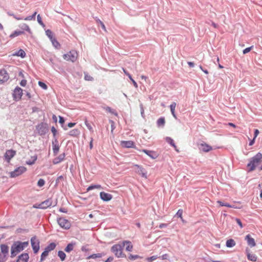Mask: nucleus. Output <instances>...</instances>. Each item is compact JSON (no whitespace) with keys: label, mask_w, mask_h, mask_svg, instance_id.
I'll return each mask as SVG.
<instances>
[{"label":"nucleus","mask_w":262,"mask_h":262,"mask_svg":"<svg viewBox=\"0 0 262 262\" xmlns=\"http://www.w3.org/2000/svg\"><path fill=\"white\" fill-rule=\"evenodd\" d=\"M29 246L28 242H14L11 247V257H15Z\"/></svg>","instance_id":"1"},{"label":"nucleus","mask_w":262,"mask_h":262,"mask_svg":"<svg viewBox=\"0 0 262 262\" xmlns=\"http://www.w3.org/2000/svg\"><path fill=\"white\" fill-rule=\"evenodd\" d=\"M262 159V154L258 152L255 156L252 157L250 162L247 164L249 171H252L255 170L256 166L261 162Z\"/></svg>","instance_id":"2"},{"label":"nucleus","mask_w":262,"mask_h":262,"mask_svg":"<svg viewBox=\"0 0 262 262\" xmlns=\"http://www.w3.org/2000/svg\"><path fill=\"white\" fill-rule=\"evenodd\" d=\"M123 244H116L112 246V251L115 254L117 257H125V255L123 253Z\"/></svg>","instance_id":"3"},{"label":"nucleus","mask_w":262,"mask_h":262,"mask_svg":"<svg viewBox=\"0 0 262 262\" xmlns=\"http://www.w3.org/2000/svg\"><path fill=\"white\" fill-rule=\"evenodd\" d=\"M78 56V54L77 52L75 50H72L67 54H64L63 55V58L67 61H70L72 62H74L77 59Z\"/></svg>","instance_id":"4"},{"label":"nucleus","mask_w":262,"mask_h":262,"mask_svg":"<svg viewBox=\"0 0 262 262\" xmlns=\"http://www.w3.org/2000/svg\"><path fill=\"white\" fill-rule=\"evenodd\" d=\"M52 205V199L49 198L41 202L40 204H36L33 205V207L35 208H39L45 209Z\"/></svg>","instance_id":"5"},{"label":"nucleus","mask_w":262,"mask_h":262,"mask_svg":"<svg viewBox=\"0 0 262 262\" xmlns=\"http://www.w3.org/2000/svg\"><path fill=\"white\" fill-rule=\"evenodd\" d=\"M27 170V168L24 166H20L16 168L14 171L9 173L11 178H15L18 177Z\"/></svg>","instance_id":"6"},{"label":"nucleus","mask_w":262,"mask_h":262,"mask_svg":"<svg viewBox=\"0 0 262 262\" xmlns=\"http://www.w3.org/2000/svg\"><path fill=\"white\" fill-rule=\"evenodd\" d=\"M58 224L62 228L68 229L71 227L70 222L67 219L63 217H60L57 220Z\"/></svg>","instance_id":"7"},{"label":"nucleus","mask_w":262,"mask_h":262,"mask_svg":"<svg viewBox=\"0 0 262 262\" xmlns=\"http://www.w3.org/2000/svg\"><path fill=\"white\" fill-rule=\"evenodd\" d=\"M31 244L34 252L37 253L39 249V242L36 237L31 238Z\"/></svg>","instance_id":"8"},{"label":"nucleus","mask_w":262,"mask_h":262,"mask_svg":"<svg viewBox=\"0 0 262 262\" xmlns=\"http://www.w3.org/2000/svg\"><path fill=\"white\" fill-rule=\"evenodd\" d=\"M23 90L19 87H16L13 92V98L15 101H19L21 99L23 95Z\"/></svg>","instance_id":"9"},{"label":"nucleus","mask_w":262,"mask_h":262,"mask_svg":"<svg viewBox=\"0 0 262 262\" xmlns=\"http://www.w3.org/2000/svg\"><path fill=\"white\" fill-rule=\"evenodd\" d=\"M134 167L137 168L136 171L137 173L141 175L143 178H147V172L144 168L137 164H135Z\"/></svg>","instance_id":"10"},{"label":"nucleus","mask_w":262,"mask_h":262,"mask_svg":"<svg viewBox=\"0 0 262 262\" xmlns=\"http://www.w3.org/2000/svg\"><path fill=\"white\" fill-rule=\"evenodd\" d=\"M9 78V74L5 70L0 71V84L7 81Z\"/></svg>","instance_id":"11"},{"label":"nucleus","mask_w":262,"mask_h":262,"mask_svg":"<svg viewBox=\"0 0 262 262\" xmlns=\"http://www.w3.org/2000/svg\"><path fill=\"white\" fill-rule=\"evenodd\" d=\"M16 155V151L10 149L7 150L5 154V158L8 163H9L11 159Z\"/></svg>","instance_id":"12"},{"label":"nucleus","mask_w":262,"mask_h":262,"mask_svg":"<svg viewBox=\"0 0 262 262\" xmlns=\"http://www.w3.org/2000/svg\"><path fill=\"white\" fill-rule=\"evenodd\" d=\"M53 151L54 155H56L59 150V145L56 138H55L52 142Z\"/></svg>","instance_id":"13"},{"label":"nucleus","mask_w":262,"mask_h":262,"mask_svg":"<svg viewBox=\"0 0 262 262\" xmlns=\"http://www.w3.org/2000/svg\"><path fill=\"white\" fill-rule=\"evenodd\" d=\"M29 258V254L27 253H24L18 256L16 262H28Z\"/></svg>","instance_id":"14"},{"label":"nucleus","mask_w":262,"mask_h":262,"mask_svg":"<svg viewBox=\"0 0 262 262\" xmlns=\"http://www.w3.org/2000/svg\"><path fill=\"white\" fill-rule=\"evenodd\" d=\"M100 197L103 201L106 202L111 200L113 198L112 194L105 192H101L100 193Z\"/></svg>","instance_id":"15"},{"label":"nucleus","mask_w":262,"mask_h":262,"mask_svg":"<svg viewBox=\"0 0 262 262\" xmlns=\"http://www.w3.org/2000/svg\"><path fill=\"white\" fill-rule=\"evenodd\" d=\"M36 130L40 135H45L47 132V128L43 123H40L36 126Z\"/></svg>","instance_id":"16"},{"label":"nucleus","mask_w":262,"mask_h":262,"mask_svg":"<svg viewBox=\"0 0 262 262\" xmlns=\"http://www.w3.org/2000/svg\"><path fill=\"white\" fill-rule=\"evenodd\" d=\"M121 145L125 148H135V143L132 141H122Z\"/></svg>","instance_id":"17"},{"label":"nucleus","mask_w":262,"mask_h":262,"mask_svg":"<svg viewBox=\"0 0 262 262\" xmlns=\"http://www.w3.org/2000/svg\"><path fill=\"white\" fill-rule=\"evenodd\" d=\"M142 151L153 159H156L158 157L157 153L154 151L143 149Z\"/></svg>","instance_id":"18"},{"label":"nucleus","mask_w":262,"mask_h":262,"mask_svg":"<svg viewBox=\"0 0 262 262\" xmlns=\"http://www.w3.org/2000/svg\"><path fill=\"white\" fill-rule=\"evenodd\" d=\"M200 149L204 152H208L212 149V147L206 143L200 145Z\"/></svg>","instance_id":"19"},{"label":"nucleus","mask_w":262,"mask_h":262,"mask_svg":"<svg viewBox=\"0 0 262 262\" xmlns=\"http://www.w3.org/2000/svg\"><path fill=\"white\" fill-rule=\"evenodd\" d=\"M245 239L247 240L248 245L251 247L255 246L256 243L255 240L253 238L251 237L250 235L248 234L246 235Z\"/></svg>","instance_id":"20"},{"label":"nucleus","mask_w":262,"mask_h":262,"mask_svg":"<svg viewBox=\"0 0 262 262\" xmlns=\"http://www.w3.org/2000/svg\"><path fill=\"white\" fill-rule=\"evenodd\" d=\"M0 248H1L0 253L8 256V252H9V247L5 244H2L0 246Z\"/></svg>","instance_id":"21"},{"label":"nucleus","mask_w":262,"mask_h":262,"mask_svg":"<svg viewBox=\"0 0 262 262\" xmlns=\"http://www.w3.org/2000/svg\"><path fill=\"white\" fill-rule=\"evenodd\" d=\"M65 157L64 154H62L59 155L56 158H54L53 160V163L54 164H57L62 161Z\"/></svg>","instance_id":"22"},{"label":"nucleus","mask_w":262,"mask_h":262,"mask_svg":"<svg viewBox=\"0 0 262 262\" xmlns=\"http://www.w3.org/2000/svg\"><path fill=\"white\" fill-rule=\"evenodd\" d=\"M123 246H125L126 245V250L127 251H132L133 248V245L132 244L131 242L129 241H124L122 243Z\"/></svg>","instance_id":"23"},{"label":"nucleus","mask_w":262,"mask_h":262,"mask_svg":"<svg viewBox=\"0 0 262 262\" xmlns=\"http://www.w3.org/2000/svg\"><path fill=\"white\" fill-rule=\"evenodd\" d=\"M247 258L249 260L252 261H256L257 259L256 256L254 254H251L249 253V251L248 249L246 250Z\"/></svg>","instance_id":"24"},{"label":"nucleus","mask_w":262,"mask_h":262,"mask_svg":"<svg viewBox=\"0 0 262 262\" xmlns=\"http://www.w3.org/2000/svg\"><path fill=\"white\" fill-rule=\"evenodd\" d=\"M23 34H24V32L23 31L16 30L14 32L11 33L9 37L11 38H13L14 37H17V36H18L19 35H22Z\"/></svg>","instance_id":"25"},{"label":"nucleus","mask_w":262,"mask_h":262,"mask_svg":"<svg viewBox=\"0 0 262 262\" xmlns=\"http://www.w3.org/2000/svg\"><path fill=\"white\" fill-rule=\"evenodd\" d=\"M157 123L159 127H163L165 123V118L164 117L160 118L158 119Z\"/></svg>","instance_id":"26"},{"label":"nucleus","mask_w":262,"mask_h":262,"mask_svg":"<svg viewBox=\"0 0 262 262\" xmlns=\"http://www.w3.org/2000/svg\"><path fill=\"white\" fill-rule=\"evenodd\" d=\"M176 105H177V104L176 102H172L170 105V111H171V114H172V116H173V117L175 118H177L176 114H175V108H176Z\"/></svg>","instance_id":"27"},{"label":"nucleus","mask_w":262,"mask_h":262,"mask_svg":"<svg viewBox=\"0 0 262 262\" xmlns=\"http://www.w3.org/2000/svg\"><path fill=\"white\" fill-rule=\"evenodd\" d=\"M236 243L233 239H230L226 242V246L229 248L233 247L235 245Z\"/></svg>","instance_id":"28"},{"label":"nucleus","mask_w":262,"mask_h":262,"mask_svg":"<svg viewBox=\"0 0 262 262\" xmlns=\"http://www.w3.org/2000/svg\"><path fill=\"white\" fill-rule=\"evenodd\" d=\"M80 134V131L78 129H74L70 132L69 135L71 136H77Z\"/></svg>","instance_id":"29"},{"label":"nucleus","mask_w":262,"mask_h":262,"mask_svg":"<svg viewBox=\"0 0 262 262\" xmlns=\"http://www.w3.org/2000/svg\"><path fill=\"white\" fill-rule=\"evenodd\" d=\"M19 27L23 30L26 31L30 33H31V30L29 26L26 24H23L21 26H20Z\"/></svg>","instance_id":"30"},{"label":"nucleus","mask_w":262,"mask_h":262,"mask_svg":"<svg viewBox=\"0 0 262 262\" xmlns=\"http://www.w3.org/2000/svg\"><path fill=\"white\" fill-rule=\"evenodd\" d=\"M56 244L54 243H52L45 248V250L49 252L50 251L54 250Z\"/></svg>","instance_id":"31"},{"label":"nucleus","mask_w":262,"mask_h":262,"mask_svg":"<svg viewBox=\"0 0 262 262\" xmlns=\"http://www.w3.org/2000/svg\"><path fill=\"white\" fill-rule=\"evenodd\" d=\"M74 245L75 244L73 243L69 244L64 249L65 251L67 252H70L72 251L74 249Z\"/></svg>","instance_id":"32"},{"label":"nucleus","mask_w":262,"mask_h":262,"mask_svg":"<svg viewBox=\"0 0 262 262\" xmlns=\"http://www.w3.org/2000/svg\"><path fill=\"white\" fill-rule=\"evenodd\" d=\"M102 188V187L100 185H91L90 186L86 189V191H89L92 189H100Z\"/></svg>","instance_id":"33"},{"label":"nucleus","mask_w":262,"mask_h":262,"mask_svg":"<svg viewBox=\"0 0 262 262\" xmlns=\"http://www.w3.org/2000/svg\"><path fill=\"white\" fill-rule=\"evenodd\" d=\"M15 55L17 56H20L22 58H24L26 56V53L23 50L20 49L15 53Z\"/></svg>","instance_id":"34"},{"label":"nucleus","mask_w":262,"mask_h":262,"mask_svg":"<svg viewBox=\"0 0 262 262\" xmlns=\"http://www.w3.org/2000/svg\"><path fill=\"white\" fill-rule=\"evenodd\" d=\"M51 41L53 44V45L57 49L59 48L60 47V43L55 38H53L52 39H51Z\"/></svg>","instance_id":"35"},{"label":"nucleus","mask_w":262,"mask_h":262,"mask_svg":"<svg viewBox=\"0 0 262 262\" xmlns=\"http://www.w3.org/2000/svg\"><path fill=\"white\" fill-rule=\"evenodd\" d=\"M36 160H37V156L35 155V156L32 157L31 159L29 161H27L26 162V163L28 165H32L35 162Z\"/></svg>","instance_id":"36"},{"label":"nucleus","mask_w":262,"mask_h":262,"mask_svg":"<svg viewBox=\"0 0 262 262\" xmlns=\"http://www.w3.org/2000/svg\"><path fill=\"white\" fill-rule=\"evenodd\" d=\"M166 142L170 144L171 146H172L173 147L176 148L177 146L175 145L173 140L170 138V137H166L165 139Z\"/></svg>","instance_id":"37"},{"label":"nucleus","mask_w":262,"mask_h":262,"mask_svg":"<svg viewBox=\"0 0 262 262\" xmlns=\"http://www.w3.org/2000/svg\"><path fill=\"white\" fill-rule=\"evenodd\" d=\"M58 256L59 257L60 259L63 261L65 259L66 255L65 253L62 251H59L58 252Z\"/></svg>","instance_id":"38"},{"label":"nucleus","mask_w":262,"mask_h":262,"mask_svg":"<svg viewBox=\"0 0 262 262\" xmlns=\"http://www.w3.org/2000/svg\"><path fill=\"white\" fill-rule=\"evenodd\" d=\"M102 254L101 253L93 254L90 255L88 257V258L89 259H90V258L95 259V258H100L102 257Z\"/></svg>","instance_id":"39"},{"label":"nucleus","mask_w":262,"mask_h":262,"mask_svg":"<svg viewBox=\"0 0 262 262\" xmlns=\"http://www.w3.org/2000/svg\"><path fill=\"white\" fill-rule=\"evenodd\" d=\"M49 253V252L45 250V251L42 253L41 255V261L43 260L46 258V257L48 255Z\"/></svg>","instance_id":"40"},{"label":"nucleus","mask_w":262,"mask_h":262,"mask_svg":"<svg viewBox=\"0 0 262 262\" xmlns=\"http://www.w3.org/2000/svg\"><path fill=\"white\" fill-rule=\"evenodd\" d=\"M84 79L87 81H92L93 78L88 73H84Z\"/></svg>","instance_id":"41"},{"label":"nucleus","mask_w":262,"mask_h":262,"mask_svg":"<svg viewBox=\"0 0 262 262\" xmlns=\"http://www.w3.org/2000/svg\"><path fill=\"white\" fill-rule=\"evenodd\" d=\"M7 260V255L0 253V262H6Z\"/></svg>","instance_id":"42"},{"label":"nucleus","mask_w":262,"mask_h":262,"mask_svg":"<svg viewBox=\"0 0 262 262\" xmlns=\"http://www.w3.org/2000/svg\"><path fill=\"white\" fill-rule=\"evenodd\" d=\"M46 35L50 38V40L52 39L54 37L53 36L52 32L50 30H47L46 31Z\"/></svg>","instance_id":"43"},{"label":"nucleus","mask_w":262,"mask_h":262,"mask_svg":"<svg viewBox=\"0 0 262 262\" xmlns=\"http://www.w3.org/2000/svg\"><path fill=\"white\" fill-rule=\"evenodd\" d=\"M139 258V256L138 255H132V254H130L129 256H128V259L130 260H135L137 258Z\"/></svg>","instance_id":"44"},{"label":"nucleus","mask_w":262,"mask_h":262,"mask_svg":"<svg viewBox=\"0 0 262 262\" xmlns=\"http://www.w3.org/2000/svg\"><path fill=\"white\" fill-rule=\"evenodd\" d=\"M45 184V181L43 179H40L38 181V182H37V185L39 186V187H42Z\"/></svg>","instance_id":"45"},{"label":"nucleus","mask_w":262,"mask_h":262,"mask_svg":"<svg viewBox=\"0 0 262 262\" xmlns=\"http://www.w3.org/2000/svg\"><path fill=\"white\" fill-rule=\"evenodd\" d=\"M38 85L44 90H47L48 88L47 85L41 81L38 82Z\"/></svg>","instance_id":"46"},{"label":"nucleus","mask_w":262,"mask_h":262,"mask_svg":"<svg viewBox=\"0 0 262 262\" xmlns=\"http://www.w3.org/2000/svg\"><path fill=\"white\" fill-rule=\"evenodd\" d=\"M253 48V46H252L250 47L247 48L245 49H244L243 51L244 54H246L248 53H249Z\"/></svg>","instance_id":"47"},{"label":"nucleus","mask_w":262,"mask_h":262,"mask_svg":"<svg viewBox=\"0 0 262 262\" xmlns=\"http://www.w3.org/2000/svg\"><path fill=\"white\" fill-rule=\"evenodd\" d=\"M37 21L38 23L41 26H44V24L43 23L42 21V19H41V16H40L39 14H38L37 15Z\"/></svg>","instance_id":"48"},{"label":"nucleus","mask_w":262,"mask_h":262,"mask_svg":"<svg viewBox=\"0 0 262 262\" xmlns=\"http://www.w3.org/2000/svg\"><path fill=\"white\" fill-rule=\"evenodd\" d=\"M97 21L98 23H99L100 24V25H101V27H102V29H103L104 31L106 32V29L105 26V25H104V24H103V23H102L100 20H99V19H98V20H97Z\"/></svg>","instance_id":"49"},{"label":"nucleus","mask_w":262,"mask_h":262,"mask_svg":"<svg viewBox=\"0 0 262 262\" xmlns=\"http://www.w3.org/2000/svg\"><path fill=\"white\" fill-rule=\"evenodd\" d=\"M235 221L237 224L239 226L240 228H242L243 227V226L241 220L239 219L236 218Z\"/></svg>","instance_id":"50"},{"label":"nucleus","mask_w":262,"mask_h":262,"mask_svg":"<svg viewBox=\"0 0 262 262\" xmlns=\"http://www.w3.org/2000/svg\"><path fill=\"white\" fill-rule=\"evenodd\" d=\"M182 213H183V211L181 209H179L177 213V215L179 217H180L181 219H182Z\"/></svg>","instance_id":"51"},{"label":"nucleus","mask_w":262,"mask_h":262,"mask_svg":"<svg viewBox=\"0 0 262 262\" xmlns=\"http://www.w3.org/2000/svg\"><path fill=\"white\" fill-rule=\"evenodd\" d=\"M85 125L87 126L88 128L90 131L93 132V127H92V126L89 123H88L86 121L85 122Z\"/></svg>","instance_id":"52"},{"label":"nucleus","mask_w":262,"mask_h":262,"mask_svg":"<svg viewBox=\"0 0 262 262\" xmlns=\"http://www.w3.org/2000/svg\"><path fill=\"white\" fill-rule=\"evenodd\" d=\"M51 131H52V133L53 134L54 138H56L55 136H56V133H57V130L56 129V128L54 127H52L51 128Z\"/></svg>","instance_id":"53"},{"label":"nucleus","mask_w":262,"mask_h":262,"mask_svg":"<svg viewBox=\"0 0 262 262\" xmlns=\"http://www.w3.org/2000/svg\"><path fill=\"white\" fill-rule=\"evenodd\" d=\"M110 122L111 123V129H111V132H112V133H113L114 129L115 128V122L113 121H112V120H111Z\"/></svg>","instance_id":"54"},{"label":"nucleus","mask_w":262,"mask_h":262,"mask_svg":"<svg viewBox=\"0 0 262 262\" xmlns=\"http://www.w3.org/2000/svg\"><path fill=\"white\" fill-rule=\"evenodd\" d=\"M20 84L22 86H25L27 84V80L25 79L22 80L20 82Z\"/></svg>","instance_id":"55"},{"label":"nucleus","mask_w":262,"mask_h":262,"mask_svg":"<svg viewBox=\"0 0 262 262\" xmlns=\"http://www.w3.org/2000/svg\"><path fill=\"white\" fill-rule=\"evenodd\" d=\"M24 20H35L33 18V16H28L24 18Z\"/></svg>","instance_id":"56"},{"label":"nucleus","mask_w":262,"mask_h":262,"mask_svg":"<svg viewBox=\"0 0 262 262\" xmlns=\"http://www.w3.org/2000/svg\"><path fill=\"white\" fill-rule=\"evenodd\" d=\"M9 15L10 16H13L15 19L17 20H20L21 19V18L20 17H17V16H16L15 15H14V14H11V13H8Z\"/></svg>","instance_id":"57"},{"label":"nucleus","mask_w":262,"mask_h":262,"mask_svg":"<svg viewBox=\"0 0 262 262\" xmlns=\"http://www.w3.org/2000/svg\"><path fill=\"white\" fill-rule=\"evenodd\" d=\"M259 133V132L257 129H255L253 138L256 139V138L258 135Z\"/></svg>","instance_id":"58"},{"label":"nucleus","mask_w":262,"mask_h":262,"mask_svg":"<svg viewBox=\"0 0 262 262\" xmlns=\"http://www.w3.org/2000/svg\"><path fill=\"white\" fill-rule=\"evenodd\" d=\"M123 71L125 75H126L129 79H131L132 76L128 73L124 68H122Z\"/></svg>","instance_id":"59"},{"label":"nucleus","mask_w":262,"mask_h":262,"mask_svg":"<svg viewBox=\"0 0 262 262\" xmlns=\"http://www.w3.org/2000/svg\"><path fill=\"white\" fill-rule=\"evenodd\" d=\"M133 82V84H134V86L136 88H138V84L137 83V82L132 78V77H131V79H129Z\"/></svg>","instance_id":"60"},{"label":"nucleus","mask_w":262,"mask_h":262,"mask_svg":"<svg viewBox=\"0 0 262 262\" xmlns=\"http://www.w3.org/2000/svg\"><path fill=\"white\" fill-rule=\"evenodd\" d=\"M168 255L167 254H163V255H162L161 256V258L163 260H164V259H168Z\"/></svg>","instance_id":"61"},{"label":"nucleus","mask_w":262,"mask_h":262,"mask_svg":"<svg viewBox=\"0 0 262 262\" xmlns=\"http://www.w3.org/2000/svg\"><path fill=\"white\" fill-rule=\"evenodd\" d=\"M59 123L63 124L64 122V119L62 117L59 116Z\"/></svg>","instance_id":"62"},{"label":"nucleus","mask_w":262,"mask_h":262,"mask_svg":"<svg viewBox=\"0 0 262 262\" xmlns=\"http://www.w3.org/2000/svg\"><path fill=\"white\" fill-rule=\"evenodd\" d=\"M157 258V256H152L150 257H149L148 258V259L150 261H154L155 260H156V259Z\"/></svg>","instance_id":"63"},{"label":"nucleus","mask_w":262,"mask_h":262,"mask_svg":"<svg viewBox=\"0 0 262 262\" xmlns=\"http://www.w3.org/2000/svg\"><path fill=\"white\" fill-rule=\"evenodd\" d=\"M140 107H141V114L142 116H143V115L144 114V110L142 104L140 105Z\"/></svg>","instance_id":"64"}]
</instances>
